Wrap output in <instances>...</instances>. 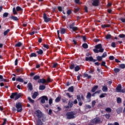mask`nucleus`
Segmentation results:
<instances>
[{"instance_id":"f257e3e1","label":"nucleus","mask_w":125,"mask_h":125,"mask_svg":"<svg viewBox=\"0 0 125 125\" xmlns=\"http://www.w3.org/2000/svg\"><path fill=\"white\" fill-rule=\"evenodd\" d=\"M95 49H94L93 50L95 53H101L104 52V49L102 48V44L101 43L98 44L95 46Z\"/></svg>"},{"instance_id":"2f4dec72","label":"nucleus","mask_w":125,"mask_h":125,"mask_svg":"<svg viewBox=\"0 0 125 125\" xmlns=\"http://www.w3.org/2000/svg\"><path fill=\"white\" fill-rule=\"evenodd\" d=\"M82 46L83 47V48H88V45L87 44V43H84L83 44Z\"/></svg>"},{"instance_id":"3c124183","label":"nucleus","mask_w":125,"mask_h":125,"mask_svg":"<svg viewBox=\"0 0 125 125\" xmlns=\"http://www.w3.org/2000/svg\"><path fill=\"white\" fill-rule=\"evenodd\" d=\"M119 38H120L121 39H123L124 38H125V35L124 34H120L119 36H118Z\"/></svg>"},{"instance_id":"4468645a","label":"nucleus","mask_w":125,"mask_h":125,"mask_svg":"<svg viewBox=\"0 0 125 125\" xmlns=\"http://www.w3.org/2000/svg\"><path fill=\"white\" fill-rule=\"evenodd\" d=\"M97 88H98V85L94 86L91 90V92H95L97 90Z\"/></svg>"},{"instance_id":"bf43d9fd","label":"nucleus","mask_w":125,"mask_h":125,"mask_svg":"<svg viewBox=\"0 0 125 125\" xmlns=\"http://www.w3.org/2000/svg\"><path fill=\"white\" fill-rule=\"evenodd\" d=\"M96 104V102L95 101H93L92 102V107L93 108L95 104Z\"/></svg>"},{"instance_id":"c756f323","label":"nucleus","mask_w":125,"mask_h":125,"mask_svg":"<svg viewBox=\"0 0 125 125\" xmlns=\"http://www.w3.org/2000/svg\"><path fill=\"white\" fill-rule=\"evenodd\" d=\"M41 78V77L39 75H36L33 77V80L34 81H38V80H40V79Z\"/></svg>"},{"instance_id":"a211bd4d","label":"nucleus","mask_w":125,"mask_h":125,"mask_svg":"<svg viewBox=\"0 0 125 125\" xmlns=\"http://www.w3.org/2000/svg\"><path fill=\"white\" fill-rule=\"evenodd\" d=\"M37 124V125H43V123H42V120H41V119H38Z\"/></svg>"},{"instance_id":"9b49d317","label":"nucleus","mask_w":125,"mask_h":125,"mask_svg":"<svg viewBox=\"0 0 125 125\" xmlns=\"http://www.w3.org/2000/svg\"><path fill=\"white\" fill-rule=\"evenodd\" d=\"M39 83H46V80L43 78L39 79L38 81Z\"/></svg>"},{"instance_id":"a878e982","label":"nucleus","mask_w":125,"mask_h":125,"mask_svg":"<svg viewBox=\"0 0 125 125\" xmlns=\"http://www.w3.org/2000/svg\"><path fill=\"white\" fill-rule=\"evenodd\" d=\"M22 42H19L15 45V47H21L22 46Z\"/></svg>"},{"instance_id":"aec40b11","label":"nucleus","mask_w":125,"mask_h":125,"mask_svg":"<svg viewBox=\"0 0 125 125\" xmlns=\"http://www.w3.org/2000/svg\"><path fill=\"white\" fill-rule=\"evenodd\" d=\"M16 81L19 82V83H24V79L20 77H19L16 79Z\"/></svg>"},{"instance_id":"680f3d73","label":"nucleus","mask_w":125,"mask_h":125,"mask_svg":"<svg viewBox=\"0 0 125 125\" xmlns=\"http://www.w3.org/2000/svg\"><path fill=\"white\" fill-rule=\"evenodd\" d=\"M120 68H121V69H125V64H121L120 65Z\"/></svg>"},{"instance_id":"6e6552de","label":"nucleus","mask_w":125,"mask_h":125,"mask_svg":"<svg viewBox=\"0 0 125 125\" xmlns=\"http://www.w3.org/2000/svg\"><path fill=\"white\" fill-rule=\"evenodd\" d=\"M85 61H90V62H95L96 61H97V60L93 59L92 56H90L89 57H86L85 58Z\"/></svg>"},{"instance_id":"a19ab883","label":"nucleus","mask_w":125,"mask_h":125,"mask_svg":"<svg viewBox=\"0 0 125 125\" xmlns=\"http://www.w3.org/2000/svg\"><path fill=\"white\" fill-rule=\"evenodd\" d=\"M30 57H37V54L35 53H32L29 55Z\"/></svg>"},{"instance_id":"603ef678","label":"nucleus","mask_w":125,"mask_h":125,"mask_svg":"<svg viewBox=\"0 0 125 125\" xmlns=\"http://www.w3.org/2000/svg\"><path fill=\"white\" fill-rule=\"evenodd\" d=\"M22 10V8L20 6H17L16 11H21Z\"/></svg>"},{"instance_id":"ea45409f","label":"nucleus","mask_w":125,"mask_h":125,"mask_svg":"<svg viewBox=\"0 0 125 125\" xmlns=\"http://www.w3.org/2000/svg\"><path fill=\"white\" fill-rule=\"evenodd\" d=\"M60 31L59 30H57V34H58V37L61 42L62 41V38L60 37Z\"/></svg>"},{"instance_id":"0e129e2a","label":"nucleus","mask_w":125,"mask_h":125,"mask_svg":"<svg viewBox=\"0 0 125 125\" xmlns=\"http://www.w3.org/2000/svg\"><path fill=\"white\" fill-rule=\"evenodd\" d=\"M67 15H70V14H72V11H71V10H68L67 11Z\"/></svg>"},{"instance_id":"5fc2aeb1","label":"nucleus","mask_w":125,"mask_h":125,"mask_svg":"<svg viewBox=\"0 0 125 125\" xmlns=\"http://www.w3.org/2000/svg\"><path fill=\"white\" fill-rule=\"evenodd\" d=\"M107 56V52H104L102 56V57H103V58H105V57H106Z\"/></svg>"},{"instance_id":"72a5a7b5","label":"nucleus","mask_w":125,"mask_h":125,"mask_svg":"<svg viewBox=\"0 0 125 125\" xmlns=\"http://www.w3.org/2000/svg\"><path fill=\"white\" fill-rule=\"evenodd\" d=\"M81 70V67H80V66L77 65L75 67V72H78V71H80Z\"/></svg>"},{"instance_id":"bb28decb","label":"nucleus","mask_w":125,"mask_h":125,"mask_svg":"<svg viewBox=\"0 0 125 125\" xmlns=\"http://www.w3.org/2000/svg\"><path fill=\"white\" fill-rule=\"evenodd\" d=\"M68 105H69V106H70V108H72V107H73V105H74L73 101L71 100L69 101Z\"/></svg>"},{"instance_id":"49530a36","label":"nucleus","mask_w":125,"mask_h":125,"mask_svg":"<svg viewBox=\"0 0 125 125\" xmlns=\"http://www.w3.org/2000/svg\"><path fill=\"white\" fill-rule=\"evenodd\" d=\"M111 37H112V35L110 34H107L105 37V39L106 40H110V39H111Z\"/></svg>"},{"instance_id":"338daca9","label":"nucleus","mask_w":125,"mask_h":125,"mask_svg":"<svg viewBox=\"0 0 125 125\" xmlns=\"http://www.w3.org/2000/svg\"><path fill=\"white\" fill-rule=\"evenodd\" d=\"M109 59V60H114V59H115V57L113 56H110Z\"/></svg>"},{"instance_id":"6e6d98bb","label":"nucleus","mask_w":125,"mask_h":125,"mask_svg":"<svg viewBox=\"0 0 125 125\" xmlns=\"http://www.w3.org/2000/svg\"><path fill=\"white\" fill-rule=\"evenodd\" d=\"M80 11V8L77 7L74 9L75 13H77V12H79Z\"/></svg>"},{"instance_id":"ddd939ff","label":"nucleus","mask_w":125,"mask_h":125,"mask_svg":"<svg viewBox=\"0 0 125 125\" xmlns=\"http://www.w3.org/2000/svg\"><path fill=\"white\" fill-rule=\"evenodd\" d=\"M39 95V92H35L32 96V98L33 99H36L37 98V97Z\"/></svg>"},{"instance_id":"393cba45","label":"nucleus","mask_w":125,"mask_h":125,"mask_svg":"<svg viewBox=\"0 0 125 125\" xmlns=\"http://www.w3.org/2000/svg\"><path fill=\"white\" fill-rule=\"evenodd\" d=\"M102 90L104 91V92H107L108 90V87H107V86H103Z\"/></svg>"},{"instance_id":"0eeeda50","label":"nucleus","mask_w":125,"mask_h":125,"mask_svg":"<svg viewBox=\"0 0 125 125\" xmlns=\"http://www.w3.org/2000/svg\"><path fill=\"white\" fill-rule=\"evenodd\" d=\"M45 100L46 101H48V98L46 96H42L41 98V102L42 103V104H44L45 103Z\"/></svg>"},{"instance_id":"2eb2a0df","label":"nucleus","mask_w":125,"mask_h":125,"mask_svg":"<svg viewBox=\"0 0 125 125\" xmlns=\"http://www.w3.org/2000/svg\"><path fill=\"white\" fill-rule=\"evenodd\" d=\"M28 89H29L30 91H32V90H33V84H32V83H28Z\"/></svg>"},{"instance_id":"423d86ee","label":"nucleus","mask_w":125,"mask_h":125,"mask_svg":"<svg viewBox=\"0 0 125 125\" xmlns=\"http://www.w3.org/2000/svg\"><path fill=\"white\" fill-rule=\"evenodd\" d=\"M43 19H44V22L46 23L49 22V21H51V18L47 17L46 14L45 13L43 14Z\"/></svg>"},{"instance_id":"7c9ffc66","label":"nucleus","mask_w":125,"mask_h":125,"mask_svg":"<svg viewBox=\"0 0 125 125\" xmlns=\"http://www.w3.org/2000/svg\"><path fill=\"white\" fill-rule=\"evenodd\" d=\"M102 59H103V58L102 56H98L97 57V61H99L100 62L101 61H102Z\"/></svg>"},{"instance_id":"e2e57ef3","label":"nucleus","mask_w":125,"mask_h":125,"mask_svg":"<svg viewBox=\"0 0 125 125\" xmlns=\"http://www.w3.org/2000/svg\"><path fill=\"white\" fill-rule=\"evenodd\" d=\"M111 46H112V47H114V48L116 47V42H112L111 43Z\"/></svg>"},{"instance_id":"79ce46f5","label":"nucleus","mask_w":125,"mask_h":125,"mask_svg":"<svg viewBox=\"0 0 125 125\" xmlns=\"http://www.w3.org/2000/svg\"><path fill=\"white\" fill-rule=\"evenodd\" d=\"M60 100H61V98L59 97H58L55 99V102L58 103V102H60Z\"/></svg>"},{"instance_id":"f3484780","label":"nucleus","mask_w":125,"mask_h":125,"mask_svg":"<svg viewBox=\"0 0 125 125\" xmlns=\"http://www.w3.org/2000/svg\"><path fill=\"white\" fill-rule=\"evenodd\" d=\"M16 95H17V92L12 93L10 97L11 99H14V98L16 96Z\"/></svg>"},{"instance_id":"f8f14e48","label":"nucleus","mask_w":125,"mask_h":125,"mask_svg":"<svg viewBox=\"0 0 125 125\" xmlns=\"http://www.w3.org/2000/svg\"><path fill=\"white\" fill-rule=\"evenodd\" d=\"M121 90H122V85H121V84H119L116 87V91L117 92H121Z\"/></svg>"},{"instance_id":"dca6fc26","label":"nucleus","mask_w":125,"mask_h":125,"mask_svg":"<svg viewBox=\"0 0 125 125\" xmlns=\"http://www.w3.org/2000/svg\"><path fill=\"white\" fill-rule=\"evenodd\" d=\"M36 53L38 54V55H42V54H43V51L42 49H39L36 51Z\"/></svg>"},{"instance_id":"a18cd8bd","label":"nucleus","mask_w":125,"mask_h":125,"mask_svg":"<svg viewBox=\"0 0 125 125\" xmlns=\"http://www.w3.org/2000/svg\"><path fill=\"white\" fill-rule=\"evenodd\" d=\"M51 83V79L48 77L47 78V81L46 80V83Z\"/></svg>"},{"instance_id":"cd10ccee","label":"nucleus","mask_w":125,"mask_h":125,"mask_svg":"<svg viewBox=\"0 0 125 125\" xmlns=\"http://www.w3.org/2000/svg\"><path fill=\"white\" fill-rule=\"evenodd\" d=\"M20 97H21V93L18 94V93H17V95H16L15 100H17L19 99V98H20Z\"/></svg>"},{"instance_id":"8fccbe9b","label":"nucleus","mask_w":125,"mask_h":125,"mask_svg":"<svg viewBox=\"0 0 125 125\" xmlns=\"http://www.w3.org/2000/svg\"><path fill=\"white\" fill-rule=\"evenodd\" d=\"M101 66H104V67L107 68V66H106V62H102Z\"/></svg>"},{"instance_id":"052dcab7","label":"nucleus","mask_w":125,"mask_h":125,"mask_svg":"<svg viewBox=\"0 0 125 125\" xmlns=\"http://www.w3.org/2000/svg\"><path fill=\"white\" fill-rule=\"evenodd\" d=\"M110 114H106L105 115V117L106 118V119H107V120H108V119H110Z\"/></svg>"},{"instance_id":"864d4df0","label":"nucleus","mask_w":125,"mask_h":125,"mask_svg":"<svg viewBox=\"0 0 125 125\" xmlns=\"http://www.w3.org/2000/svg\"><path fill=\"white\" fill-rule=\"evenodd\" d=\"M8 14H9L8 13H7V12L4 13L3 14V17L6 18V17H7V16H8Z\"/></svg>"},{"instance_id":"5701e85b","label":"nucleus","mask_w":125,"mask_h":125,"mask_svg":"<svg viewBox=\"0 0 125 125\" xmlns=\"http://www.w3.org/2000/svg\"><path fill=\"white\" fill-rule=\"evenodd\" d=\"M66 33V29L64 28H61V35H64Z\"/></svg>"},{"instance_id":"13d9d810","label":"nucleus","mask_w":125,"mask_h":125,"mask_svg":"<svg viewBox=\"0 0 125 125\" xmlns=\"http://www.w3.org/2000/svg\"><path fill=\"white\" fill-rule=\"evenodd\" d=\"M13 14H17V12L16 11V9L15 8V7H14L13 8Z\"/></svg>"},{"instance_id":"39448f33","label":"nucleus","mask_w":125,"mask_h":125,"mask_svg":"<svg viewBox=\"0 0 125 125\" xmlns=\"http://www.w3.org/2000/svg\"><path fill=\"white\" fill-rule=\"evenodd\" d=\"M16 108L18 112H22L23 110L22 104L20 102L16 104Z\"/></svg>"},{"instance_id":"c85d7f7f","label":"nucleus","mask_w":125,"mask_h":125,"mask_svg":"<svg viewBox=\"0 0 125 125\" xmlns=\"http://www.w3.org/2000/svg\"><path fill=\"white\" fill-rule=\"evenodd\" d=\"M116 112H117V114H121V113H122V112H123V108H122V107L118 108L116 110Z\"/></svg>"},{"instance_id":"37998d69","label":"nucleus","mask_w":125,"mask_h":125,"mask_svg":"<svg viewBox=\"0 0 125 125\" xmlns=\"http://www.w3.org/2000/svg\"><path fill=\"white\" fill-rule=\"evenodd\" d=\"M105 95H107V94H106V93H102L100 95V98H104V97H105Z\"/></svg>"},{"instance_id":"f704fd0d","label":"nucleus","mask_w":125,"mask_h":125,"mask_svg":"<svg viewBox=\"0 0 125 125\" xmlns=\"http://www.w3.org/2000/svg\"><path fill=\"white\" fill-rule=\"evenodd\" d=\"M28 100H29V102H30V103H32L34 104L35 103V101L33 99H32V98H31V97H28Z\"/></svg>"},{"instance_id":"1a4fd4ad","label":"nucleus","mask_w":125,"mask_h":125,"mask_svg":"<svg viewBox=\"0 0 125 125\" xmlns=\"http://www.w3.org/2000/svg\"><path fill=\"white\" fill-rule=\"evenodd\" d=\"M77 99L78 101V105L83 106V103H82V99H81V95H77Z\"/></svg>"},{"instance_id":"58836bf2","label":"nucleus","mask_w":125,"mask_h":125,"mask_svg":"<svg viewBox=\"0 0 125 125\" xmlns=\"http://www.w3.org/2000/svg\"><path fill=\"white\" fill-rule=\"evenodd\" d=\"M117 102L118 104H121L122 103V99L120 97L117 98Z\"/></svg>"},{"instance_id":"b1692460","label":"nucleus","mask_w":125,"mask_h":125,"mask_svg":"<svg viewBox=\"0 0 125 125\" xmlns=\"http://www.w3.org/2000/svg\"><path fill=\"white\" fill-rule=\"evenodd\" d=\"M83 77V78H87L88 79H91V76L90 75H88L86 73H84Z\"/></svg>"},{"instance_id":"c9c22d12","label":"nucleus","mask_w":125,"mask_h":125,"mask_svg":"<svg viewBox=\"0 0 125 125\" xmlns=\"http://www.w3.org/2000/svg\"><path fill=\"white\" fill-rule=\"evenodd\" d=\"M105 111L107 112V113H111L112 112V109L110 107H106L105 108Z\"/></svg>"},{"instance_id":"473e14b6","label":"nucleus","mask_w":125,"mask_h":125,"mask_svg":"<svg viewBox=\"0 0 125 125\" xmlns=\"http://www.w3.org/2000/svg\"><path fill=\"white\" fill-rule=\"evenodd\" d=\"M62 101L63 103H68V99H66L65 98H62Z\"/></svg>"},{"instance_id":"7ed1b4c3","label":"nucleus","mask_w":125,"mask_h":125,"mask_svg":"<svg viewBox=\"0 0 125 125\" xmlns=\"http://www.w3.org/2000/svg\"><path fill=\"white\" fill-rule=\"evenodd\" d=\"M100 123H101V121H100V118H99V117H96L95 118L92 120L89 125H97V124H100Z\"/></svg>"},{"instance_id":"4c0bfd02","label":"nucleus","mask_w":125,"mask_h":125,"mask_svg":"<svg viewBox=\"0 0 125 125\" xmlns=\"http://www.w3.org/2000/svg\"><path fill=\"white\" fill-rule=\"evenodd\" d=\"M10 31V29H7V30L3 32L4 36H6L7 35V34H8V33H9Z\"/></svg>"},{"instance_id":"4d7b16f0","label":"nucleus","mask_w":125,"mask_h":125,"mask_svg":"<svg viewBox=\"0 0 125 125\" xmlns=\"http://www.w3.org/2000/svg\"><path fill=\"white\" fill-rule=\"evenodd\" d=\"M74 68H75V65L74 64H71L69 66L70 70H73Z\"/></svg>"},{"instance_id":"774afa93","label":"nucleus","mask_w":125,"mask_h":125,"mask_svg":"<svg viewBox=\"0 0 125 125\" xmlns=\"http://www.w3.org/2000/svg\"><path fill=\"white\" fill-rule=\"evenodd\" d=\"M73 31H74V32L75 31H78V27H73V28H72V29Z\"/></svg>"},{"instance_id":"f03ea898","label":"nucleus","mask_w":125,"mask_h":125,"mask_svg":"<svg viewBox=\"0 0 125 125\" xmlns=\"http://www.w3.org/2000/svg\"><path fill=\"white\" fill-rule=\"evenodd\" d=\"M76 115V112L74 111L68 112L66 113V119L67 120H72L73 119H75L76 117L75 115Z\"/></svg>"},{"instance_id":"20e7f679","label":"nucleus","mask_w":125,"mask_h":125,"mask_svg":"<svg viewBox=\"0 0 125 125\" xmlns=\"http://www.w3.org/2000/svg\"><path fill=\"white\" fill-rule=\"evenodd\" d=\"M35 114L38 119H42V121L43 122V115H42V112L41 110H36Z\"/></svg>"},{"instance_id":"4be33fe9","label":"nucleus","mask_w":125,"mask_h":125,"mask_svg":"<svg viewBox=\"0 0 125 125\" xmlns=\"http://www.w3.org/2000/svg\"><path fill=\"white\" fill-rule=\"evenodd\" d=\"M45 85H41L39 86V90H44L45 89Z\"/></svg>"},{"instance_id":"69168bd1","label":"nucleus","mask_w":125,"mask_h":125,"mask_svg":"<svg viewBox=\"0 0 125 125\" xmlns=\"http://www.w3.org/2000/svg\"><path fill=\"white\" fill-rule=\"evenodd\" d=\"M80 97L82 101H84L85 99H84V97L83 96V95H81V96H80Z\"/></svg>"},{"instance_id":"c03bdc74","label":"nucleus","mask_w":125,"mask_h":125,"mask_svg":"<svg viewBox=\"0 0 125 125\" xmlns=\"http://www.w3.org/2000/svg\"><path fill=\"white\" fill-rule=\"evenodd\" d=\"M114 71L115 73H119L120 72V71H121V69H120L119 68H115L114 69Z\"/></svg>"},{"instance_id":"412c9836","label":"nucleus","mask_w":125,"mask_h":125,"mask_svg":"<svg viewBox=\"0 0 125 125\" xmlns=\"http://www.w3.org/2000/svg\"><path fill=\"white\" fill-rule=\"evenodd\" d=\"M10 18L14 20V21H18V18H17L16 16H12L10 17Z\"/></svg>"},{"instance_id":"9d476101","label":"nucleus","mask_w":125,"mask_h":125,"mask_svg":"<svg viewBox=\"0 0 125 125\" xmlns=\"http://www.w3.org/2000/svg\"><path fill=\"white\" fill-rule=\"evenodd\" d=\"M86 99L89 100V102L91 101V93L90 92H88L87 95L86 96Z\"/></svg>"},{"instance_id":"de8ad7c7","label":"nucleus","mask_w":125,"mask_h":125,"mask_svg":"<svg viewBox=\"0 0 125 125\" xmlns=\"http://www.w3.org/2000/svg\"><path fill=\"white\" fill-rule=\"evenodd\" d=\"M75 23H71V24H70V25H69V28H70V29H72V28H73L75 26Z\"/></svg>"},{"instance_id":"6ab92c4d","label":"nucleus","mask_w":125,"mask_h":125,"mask_svg":"<svg viewBox=\"0 0 125 125\" xmlns=\"http://www.w3.org/2000/svg\"><path fill=\"white\" fill-rule=\"evenodd\" d=\"M67 90H68V91H69V92H74V86H71L69 87L68 88Z\"/></svg>"},{"instance_id":"09e8293b","label":"nucleus","mask_w":125,"mask_h":125,"mask_svg":"<svg viewBox=\"0 0 125 125\" xmlns=\"http://www.w3.org/2000/svg\"><path fill=\"white\" fill-rule=\"evenodd\" d=\"M52 103H53V100L52 98H50L49 100V104L50 105V106H51V104H52Z\"/></svg>"},{"instance_id":"e433bc0d","label":"nucleus","mask_w":125,"mask_h":125,"mask_svg":"<svg viewBox=\"0 0 125 125\" xmlns=\"http://www.w3.org/2000/svg\"><path fill=\"white\" fill-rule=\"evenodd\" d=\"M0 82H7L5 79H3V76L2 75H0Z\"/></svg>"}]
</instances>
